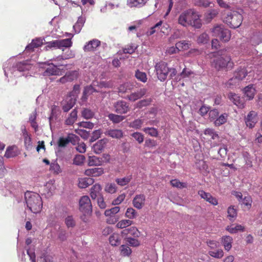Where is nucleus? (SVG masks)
<instances>
[{
    "label": "nucleus",
    "mask_w": 262,
    "mask_h": 262,
    "mask_svg": "<svg viewBox=\"0 0 262 262\" xmlns=\"http://www.w3.org/2000/svg\"><path fill=\"white\" fill-rule=\"evenodd\" d=\"M33 68L30 60L18 61L15 58H11L6 61L3 65L5 76L11 85L16 84V78L22 76L26 77L31 76V72Z\"/></svg>",
    "instance_id": "nucleus-1"
},
{
    "label": "nucleus",
    "mask_w": 262,
    "mask_h": 262,
    "mask_svg": "<svg viewBox=\"0 0 262 262\" xmlns=\"http://www.w3.org/2000/svg\"><path fill=\"white\" fill-rule=\"evenodd\" d=\"M211 67L217 71L227 68H232L233 63L231 57L227 53L226 50H221L213 54V58L211 61Z\"/></svg>",
    "instance_id": "nucleus-2"
},
{
    "label": "nucleus",
    "mask_w": 262,
    "mask_h": 262,
    "mask_svg": "<svg viewBox=\"0 0 262 262\" xmlns=\"http://www.w3.org/2000/svg\"><path fill=\"white\" fill-rule=\"evenodd\" d=\"M178 23L185 27L192 26L200 28L202 26L199 14L192 9L183 11L179 16Z\"/></svg>",
    "instance_id": "nucleus-3"
},
{
    "label": "nucleus",
    "mask_w": 262,
    "mask_h": 262,
    "mask_svg": "<svg viewBox=\"0 0 262 262\" xmlns=\"http://www.w3.org/2000/svg\"><path fill=\"white\" fill-rule=\"evenodd\" d=\"M25 202L27 208L33 213H39L42 208V201L37 193L27 191L25 193Z\"/></svg>",
    "instance_id": "nucleus-4"
},
{
    "label": "nucleus",
    "mask_w": 262,
    "mask_h": 262,
    "mask_svg": "<svg viewBox=\"0 0 262 262\" xmlns=\"http://www.w3.org/2000/svg\"><path fill=\"white\" fill-rule=\"evenodd\" d=\"M224 21L230 28H237L242 24L243 16L237 11L230 12L227 14Z\"/></svg>",
    "instance_id": "nucleus-5"
},
{
    "label": "nucleus",
    "mask_w": 262,
    "mask_h": 262,
    "mask_svg": "<svg viewBox=\"0 0 262 262\" xmlns=\"http://www.w3.org/2000/svg\"><path fill=\"white\" fill-rule=\"evenodd\" d=\"M155 70L158 79L161 81H165L169 71L167 63L164 61L159 62L155 66Z\"/></svg>",
    "instance_id": "nucleus-6"
},
{
    "label": "nucleus",
    "mask_w": 262,
    "mask_h": 262,
    "mask_svg": "<svg viewBox=\"0 0 262 262\" xmlns=\"http://www.w3.org/2000/svg\"><path fill=\"white\" fill-rule=\"evenodd\" d=\"M79 210L82 213L91 214L92 212V205L89 197L84 195L81 197L79 202Z\"/></svg>",
    "instance_id": "nucleus-7"
},
{
    "label": "nucleus",
    "mask_w": 262,
    "mask_h": 262,
    "mask_svg": "<svg viewBox=\"0 0 262 262\" xmlns=\"http://www.w3.org/2000/svg\"><path fill=\"white\" fill-rule=\"evenodd\" d=\"M79 140V137L73 134H70L67 137H60L58 141V145L59 147H66L70 142L75 145Z\"/></svg>",
    "instance_id": "nucleus-8"
},
{
    "label": "nucleus",
    "mask_w": 262,
    "mask_h": 262,
    "mask_svg": "<svg viewBox=\"0 0 262 262\" xmlns=\"http://www.w3.org/2000/svg\"><path fill=\"white\" fill-rule=\"evenodd\" d=\"M60 108L56 105H53L51 107V114L49 117V121L51 128L52 125L54 124L58 120L60 114Z\"/></svg>",
    "instance_id": "nucleus-9"
},
{
    "label": "nucleus",
    "mask_w": 262,
    "mask_h": 262,
    "mask_svg": "<svg viewBox=\"0 0 262 262\" xmlns=\"http://www.w3.org/2000/svg\"><path fill=\"white\" fill-rule=\"evenodd\" d=\"M101 41L97 39H93L86 43L83 47V50L85 52H94L97 50L100 46Z\"/></svg>",
    "instance_id": "nucleus-10"
},
{
    "label": "nucleus",
    "mask_w": 262,
    "mask_h": 262,
    "mask_svg": "<svg viewBox=\"0 0 262 262\" xmlns=\"http://www.w3.org/2000/svg\"><path fill=\"white\" fill-rule=\"evenodd\" d=\"M249 35L252 45L255 46L262 42V30L259 31H253Z\"/></svg>",
    "instance_id": "nucleus-11"
},
{
    "label": "nucleus",
    "mask_w": 262,
    "mask_h": 262,
    "mask_svg": "<svg viewBox=\"0 0 262 262\" xmlns=\"http://www.w3.org/2000/svg\"><path fill=\"white\" fill-rule=\"evenodd\" d=\"M257 114L255 111H252L249 112L245 118V122L248 127L250 128L254 127L257 122Z\"/></svg>",
    "instance_id": "nucleus-12"
},
{
    "label": "nucleus",
    "mask_w": 262,
    "mask_h": 262,
    "mask_svg": "<svg viewBox=\"0 0 262 262\" xmlns=\"http://www.w3.org/2000/svg\"><path fill=\"white\" fill-rule=\"evenodd\" d=\"M115 112L118 114H126L129 111V106L125 101H118L114 104Z\"/></svg>",
    "instance_id": "nucleus-13"
},
{
    "label": "nucleus",
    "mask_w": 262,
    "mask_h": 262,
    "mask_svg": "<svg viewBox=\"0 0 262 262\" xmlns=\"http://www.w3.org/2000/svg\"><path fill=\"white\" fill-rule=\"evenodd\" d=\"M146 93L147 89L145 88L140 89L137 91L132 93L130 95H128L126 99L130 101L134 102L144 96L146 94Z\"/></svg>",
    "instance_id": "nucleus-14"
},
{
    "label": "nucleus",
    "mask_w": 262,
    "mask_h": 262,
    "mask_svg": "<svg viewBox=\"0 0 262 262\" xmlns=\"http://www.w3.org/2000/svg\"><path fill=\"white\" fill-rule=\"evenodd\" d=\"M61 74V71L57 66L53 63H50L48 67L46 68L45 71L43 72V76H51V75H59Z\"/></svg>",
    "instance_id": "nucleus-15"
},
{
    "label": "nucleus",
    "mask_w": 262,
    "mask_h": 262,
    "mask_svg": "<svg viewBox=\"0 0 262 262\" xmlns=\"http://www.w3.org/2000/svg\"><path fill=\"white\" fill-rule=\"evenodd\" d=\"M198 194L202 199H203L210 204L214 206H216L218 204L217 199L212 196L210 193L202 190L198 191Z\"/></svg>",
    "instance_id": "nucleus-16"
},
{
    "label": "nucleus",
    "mask_w": 262,
    "mask_h": 262,
    "mask_svg": "<svg viewBox=\"0 0 262 262\" xmlns=\"http://www.w3.org/2000/svg\"><path fill=\"white\" fill-rule=\"evenodd\" d=\"M228 97L234 104L236 105L238 108H242L244 107V100L243 98H240L238 95L230 93Z\"/></svg>",
    "instance_id": "nucleus-17"
},
{
    "label": "nucleus",
    "mask_w": 262,
    "mask_h": 262,
    "mask_svg": "<svg viewBox=\"0 0 262 262\" xmlns=\"http://www.w3.org/2000/svg\"><path fill=\"white\" fill-rule=\"evenodd\" d=\"M99 91L96 90L92 85L86 86L84 87L82 96L81 100L83 103L86 102L89 96L92 95L94 92H98Z\"/></svg>",
    "instance_id": "nucleus-18"
},
{
    "label": "nucleus",
    "mask_w": 262,
    "mask_h": 262,
    "mask_svg": "<svg viewBox=\"0 0 262 262\" xmlns=\"http://www.w3.org/2000/svg\"><path fill=\"white\" fill-rule=\"evenodd\" d=\"M121 234L123 236L129 237L132 235L134 237H138L140 235V231L135 227H130L123 229L121 231Z\"/></svg>",
    "instance_id": "nucleus-19"
},
{
    "label": "nucleus",
    "mask_w": 262,
    "mask_h": 262,
    "mask_svg": "<svg viewBox=\"0 0 262 262\" xmlns=\"http://www.w3.org/2000/svg\"><path fill=\"white\" fill-rule=\"evenodd\" d=\"M145 201V196L144 194L136 195L133 200L134 206L138 209H141L144 205Z\"/></svg>",
    "instance_id": "nucleus-20"
},
{
    "label": "nucleus",
    "mask_w": 262,
    "mask_h": 262,
    "mask_svg": "<svg viewBox=\"0 0 262 262\" xmlns=\"http://www.w3.org/2000/svg\"><path fill=\"white\" fill-rule=\"evenodd\" d=\"M104 173L103 168L102 167L92 168L86 169L84 174L89 177H99Z\"/></svg>",
    "instance_id": "nucleus-21"
},
{
    "label": "nucleus",
    "mask_w": 262,
    "mask_h": 262,
    "mask_svg": "<svg viewBox=\"0 0 262 262\" xmlns=\"http://www.w3.org/2000/svg\"><path fill=\"white\" fill-rule=\"evenodd\" d=\"M86 20V18L83 16H80L76 23L73 25V29L75 34H78L80 32Z\"/></svg>",
    "instance_id": "nucleus-22"
},
{
    "label": "nucleus",
    "mask_w": 262,
    "mask_h": 262,
    "mask_svg": "<svg viewBox=\"0 0 262 262\" xmlns=\"http://www.w3.org/2000/svg\"><path fill=\"white\" fill-rule=\"evenodd\" d=\"M75 99L71 97H68L62 102V110L63 112H67L71 110L75 104Z\"/></svg>",
    "instance_id": "nucleus-23"
},
{
    "label": "nucleus",
    "mask_w": 262,
    "mask_h": 262,
    "mask_svg": "<svg viewBox=\"0 0 262 262\" xmlns=\"http://www.w3.org/2000/svg\"><path fill=\"white\" fill-rule=\"evenodd\" d=\"M102 188L100 184H96L91 189L90 195L92 199L95 200L100 196Z\"/></svg>",
    "instance_id": "nucleus-24"
},
{
    "label": "nucleus",
    "mask_w": 262,
    "mask_h": 262,
    "mask_svg": "<svg viewBox=\"0 0 262 262\" xmlns=\"http://www.w3.org/2000/svg\"><path fill=\"white\" fill-rule=\"evenodd\" d=\"M67 36L71 38L58 40V49H61L63 47L70 48L72 46V41H71V38L73 37L74 35L70 33L68 34Z\"/></svg>",
    "instance_id": "nucleus-25"
},
{
    "label": "nucleus",
    "mask_w": 262,
    "mask_h": 262,
    "mask_svg": "<svg viewBox=\"0 0 262 262\" xmlns=\"http://www.w3.org/2000/svg\"><path fill=\"white\" fill-rule=\"evenodd\" d=\"M104 134L106 136L113 138L120 139L123 137V132L120 129H108L105 132Z\"/></svg>",
    "instance_id": "nucleus-26"
},
{
    "label": "nucleus",
    "mask_w": 262,
    "mask_h": 262,
    "mask_svg": "<svg viewBox=\"0 0 262 262\" xmlns=\"http://www.w3.org/2000/svg\"><path fill=\"white\" fill-rule=\"evenodd\" d=\"M106 142L107 140L105 139L99 140L93 146L94 152L96 154H100L104 148Z\"/></svg>",
    "instance_id": "nucleus-27"
},
{
    "label": "nucleus",
    "mask_w": 262,
    "mask_h": 262,
    "mask_svg": "<svg viewBox=\"0 0 262 262\" xmlns=\"http://www.w3.org/2000/svg\"><path fill=\"white\" fill-rule=\"evenodd\" d=\"M148 0H127V5L130 8H141L144 6Z\"/></svg>",
    "instance_id": "nucleus-28"
},
{
    "label": "nucleus",
    "mask_w": 262,
    "mask_h": 262,
    "mask_svg": "<svg viewBox=\"0 0 262 262\" xmlns=\"http://www.w3.org/2000/svg\"><path fill=\"white\" fill-rule=\"evenodd\" d=\"M22 135L24 139V143L26 148H29L31 145V138L28 133L26 127H21Z\"/></svg>",
    "instance_id": "nucleus-29"
},
{
    "label": "nucleus",
    "mask_w": 262,
    "mask_h": 262,
    "mask_svg": "<svg viewBox=\"0 0 262 262\" xmlns=\"http://www.w3.org/2000/svg\"><path fill=\"white\" fill-rule=\"evenodd\" d=\"M94 180L91 178H82L79 179L78 186L81 188H85L92 185Z\"/></svg>",
    "instance_id": "nucleus-30"
},
{
    "label": "nucleus",
    "mask_w": 262,
    "mask_h": 262,
    "mask_svg": "<svg viewBox=\"0 0 262 262\" xmlns=\"http://www.w3.org/2000/svg\"><path fill=\"white\" fill-rule=\"evenodd\" d=\"M42 44V40L39 39L32 40L31 43L28 45L25 49V52L28 53L29 52L33 51L34 48H37Z\"/></svg>",
    "instance_id": "nucleus-31"
},
{
    "label": "nucleus",
    "mask_w": 262,
    "mask_h": 262,
    "mask_svg": "<svg viewBox=\"0 0 262 262\" xmlns=\"http://www.w3.org/2000/svg\"><path fill=\"white\" fill-rule=\"evenodd\" d=\"M233 239L230 236H224L222 237L221 242L224 247L225 250L228 251L232 247Z\"/></svg>",
    "instance_id": "nucleus-32"
},
{
    "label": "nucleus",
    "mask_w": 262,
    "mask_h": 262,
    "mask_svg": "<svg viewBox=\"0 0 262 262\" xmlns=\"http://www.w3.org/2000/svg\"><path fill=\"white\" fill-rule=\"evenodd\" d=\"M77 119V111L74 109L69 114L67 119L65 120L66 124L68 125H73Z\"/></svg>",
    "instance_id": "nucleus-33"
},
{
    "label": "nucleus",
    "mask_w": 262,
    "mask_h": 262,
    "mask_svg": "<svg viewBox=\"0 0 262 262\" xmlns=\"http://www.w3.org/2000/svg\"><path fill=\"white\" fill-rule=\"evenodd\" d=\"M255 93V89L252 85H249L245 88V95L247 97L248 100H251L254 98Z\"/></svg>",
    "instance_id": "nucleus-34"
},
{
    "label": "nucleus",
    "mask_w": 262,
    "mask_h": 262,
    "mask_svg": "<svg viewBox=\"0 0 262 262\" xmlns=\"http://www.w3.org/2000/svg\"><path fill=\"white\" fill-rule=\"evenodd\" d=\"M133 86L129 82H125L121 84L118 88V93L119 94H124L133 89Z\"/></svg>",
    "instance_id": "nucleus-35"
},
{
    "label": "nucleus",
    "mask_w": 262,
    "mask_h": 262,
    "mask_svg": "<svg viewBox=\"0 0 262 262\" xmlns=\"http://www.w3.org/2000/svg\"><path fill=\"white\" fill-rule=\"evenodd\" d=\"M64 223L68 228H73L76 224V220L72 215H69L65 217Z\"/></svg>",
    "instance_id": "nucleus-36"
},
{
    "label": "nucleus",
    "mask_w": 262,
    "mask_h": 262,
    "mask_svg": "<svg viewBox=\"0 0 262 262\" xmlns=\"http://www.w3.org/2000/svg\"><path fill=\"white\" fill-rule=\"evenodd\" d=\"M37 114L35 112L31 114L29 117V122L30 123L31 127L34 129L35 132L37 131L38 125L36 121Z\"/></svg>",
    "instance_id": "nucleus-37"
},
{
    "label": "nucleus",
    "mask_w": 262,
    "mask_h": 262,
    "mask_svg": "<svg viewBox=\"0 0 262 262\" xmlns=\"http://www.w3.org/2000/svg\"><path fill=\"white\" fill-rule=\"evenodd\" d=\"M239 80L235 75L233 77L230 79L228 82L225 83V86L229 89H233L238 85Z\"/></svg>",
    "instance_id": "nucleus-38"
},
{
    "label": "nucleus",
    "mask_w": 262,
    "mask_h": 262,
    "mask_svg": "<svg viewBox=\"0 0 262 262\" xmlns=\"http://www.w3.org/2000/svg\"><path fill=\"white\" fill-rule=\"evenodd\" d=\"M132 179V176L129 175L124 178H117L115 181L118 185L121 186H124L128 184Z\"/></svg>",
    "instance_id": "nucleus-39"
},
{
    "label": "nucleus",
    "mask_w": 262,
    "mask_h": 262,
    "mask_svg": "<svg viewBox=\"0 0 262 262\" xmlns=\"http://www.w3.org/2000/svg\"><path fill=\"white\" fill-rule=\"evenodd\" d=\"M101 160L96 156H93L89 157L88 165L90 166L101 165Z\"/></svg>",
    "instance_id": "nucleus-40"
},
{
    "label": "nucleus",
    "mask_w": 262,
    "mask_h": 262,
    "mask_svg": "<svg viewBox=\"0 0 262 262\" xmlns=\"http://www.w3.org/2000/svg\"><path fill=\"white\" fill-rule=\"evenodd\" d=\"M228 116V115L227 113H224L218 116L214 121L215 125L219 126L224 124L227 121Z\"/></svg>",
    "instance_id": "nucleus-41"
},
{
    "label": "nucleus",
    "mask_w": 262,
    "mask_h": 262,
    "mask_svg": "<svg viewBox=\"0 0 262 262\" xmlns=\"http://www.w3.org/2000/svg\"><path fill=\"white\" fill-rule=\"evenodd\" d=\"M219 37L220 39L223 41H228L231 37L230 31L228 29L223 28Z\"/></svg>",
    "instance_id": "nucleus-42"
},
{
    "label": "nucleus",
    "mask_w": 262,
    "mask_h": 262,
    "mask_svg": "<svg viewBox=\"0 0 262 262\" xmlns=\"http://www.w3.org/2000/svg\"><path fill=\"white\" fill-rule=\"evenodd\" d=\"M143 131L153 137H157L159 135L158 129L154 127H145L143 129Z\"/></svg>",
    "instance_id": "nucleus-43"
},
{
    "label": "nucleus",
    "mask_w": 262,
    "mask_h": 262,
    "mask_svg": "<svg viewBox=\"0 0 262 262\" xmlns=\"http://www.w3.org/2000/svg\"><path fill=\"white\" fill-rule=\"evenodd\" d=\"M133 223V222L130 220H122L117 224L116 227L120 229H125L130 226Z\"/></svg>",
    "instance_id": "nucleus-44"
},
{
    "label": "nucleus",
    "mask_w": 262,
    "mask_h": 262,
    "mask_svg": "<svg viewBox=\"0 0 262 262\" xmlns=\"http://www.w3.org/2000/svg\"><path fill=\"white\" fill-rule=\"evenodd\" d=\"M242 155L245 162L246 167L247 168H251L253 165L250 154L246 151H244L243 152Z\"/></svg>",
    "instance_id": "nucleus-45"
},
{
    "label": "nucleus",
    "mask_w": 262,
    "mask_h": 262,
    "mask_svg": "<svg viewBox=\"0 0 262 262\" xmlns=\"http://www.w3.org/2000/svg\"><path fill=\"white\" fill-rule=\"evenodd\" d=\"M108 117L109 119L113 123H118L123 121L125 117L123 116L116 115L114 114H110L108 115Z\"/></svg>",
    "instance_id": "nucleus-46"
},
{
    "label": "nucleus",
    "mask_w": 262,
    "mask_h": 262,
    "mask_svg": "<svg viewBox=\"0 0 262 262\" xmlns=\"http://www.w3.org/2000/svg\"><path fill=\"white\" fill-rule=\"evenodd\" d=\"M176 46L179 51L187 50L189 48L190 44L189 41L182 40L176 43Z\"/></svg>",
    "instance_id": "nucleus-47"
},
{
    "label": "nucleus",
    "mask_w": 262,
    "mask_h": 262,
    "mask_svg": "<svg viewBox=\"0 0 262 262\" xmlns=\"http://www.w3.org/2000/svg\"><path fill=\"white\" fill-rule=\"evenodd\" d=\"M14 146H9L6 149L4 157L7 158H13L17 156V152L14 151Z\"/></svg>",
    "instance_id": "nucleus-48"
},
{
    "label": "nucleus",
    "mask_w": 262,
    "mask_h": 262,
    "mask_svg": "<svg viewBox=\"0 0 262 262\" xmlns=\"http://www.w3.org/2000/svg\"><path fill=\"white\" fill-rule=\"evenodd\" d=\"M219 10L217 9H212L209 11L206 14L205 17L207 21H210L213 18L219 14Z\"/></svg>",
    "instance_id": "nucleus-49"
},
{
    "label": "nucleus",
    "mask_w": 262,
    "mask_h": 262,
    "mask_svg": "<svg viewBox=\"0 0 262 262\" xmlns=\"http://www.w3.org/2000/svg\"><path fill=\"white\" fill-rule=\"evenodd\" d=\"M110 244L112 246H117L120 243V238L117 233H113L109 238Z\"/></svg>",
    "instance_id": "nucleus-50"
},
{
    "label": "nucleus",
    "mask_w": 262,
    "mask_h": 262,
    "mask_svg": "<svg viewBox=\"0 0 262 262\" xmlns=\"http://www.w3.org/2000/svg\"><path fill=\"white\" fill-rule=\"evenodd\" d=\"M208 253L211 256L218 259L221 258L224 254V251L222 249L209 251Z\"/></svg>",
    "instance_id": "nucleus-51"
},
{
    "label": "nucleus",
    "mask_w": 262,
    "mask_h": 262,
    "mask_svg": "<svg viewBox=\"0 0 262 262\" xmlns=\"http://www.w3.org/2000/svg\"><path fill=\"white\" fill-rule=\"evenodd\" d=\"M81 116L85 119H90L93 117L94 113L92 110L85 108L81 112Z\"/></svg>",
    "instance_id": "nucleus-52"
},
{
    "label": "nucleus",
    "mask_w": 262,
    "mask_h": 262,
    "mask_svg": "<svg viewBox=\"0 0 262 262\" xmlns=\"http://www.w3.org/2000/svg\"><path fill=\"white\" fill-rule=\"evenodd\" d=\"M130 136L139 143L141 144L144 139V135L140 132H135L132 133Z\"/></svg>",
    "instance_id": "nucleus-53"
},
{
    "label": "nucleus",
    "mask_w": 262,
    "mask_h": 262,
    "mask_svg": "<svg viewBox=\"0 0 262 262\" xmlns=\"http://www.w3.org/2000/svg\"><path fill=\"white\" fill-rule=\"evenodd\" d=\"M117 187L115 183H107L105 187V191L109 193H114L117 191Z\"/></svg>",
    "instance_id": "nucleus-54"
},
{
    "label": "nucleus",
    "mask_w": 262,
    "mask_h": 262,
    "mask_svg": "<svg viewBox=\"0 0 262 262\" xmlns=\"http://www.w3.org/2000/svg\"><path fill=\"white\" fill-rule=\"evenodd\" d=\"M226 229L230 233H234L237 232L238 231H243L244 230V227L241 225H236L234 227L228 226Z\"/></svg>",
    "instance_id": "nucleus-55"
},
{
    "label": "nucleus",
    "mask_w": 262,
    "mask_h": 262,
    "mask_svg": "<svg viewBox=\"0 0 262 262\" xmlns=\"http://www.w3.org/2000/svg\"><path fill=\"white\" fill-rule=\"evenodd\" d=\"M125 215L126 217L129 219H134L136 217L137 212L133 208H128Z\"/></svg>",
    "instance_id": "nucleus-56"
},
{
    "label": "nucleus",
    "mask_w": 262,
    "mask_h": 262,
    "mask_svg": "<svg viewBox=\"0 0 262 262\" xmlns=\"http://www.w3.org/2000/svg\"><path fill=\"white\" fill-rule=\"evenodd\" d=\"M143 123V120L137 119L129 123V127L135 128H140Z\"/></svg>",
    "instance_id": "nucleus-57"
},
{
    "label": "nucleus",
    "mask_w": 262,
    "mask_h": 262,
    "mask_svg": "<svg viewBox=\"0 0 262 262\" xmlns=\"http://www.w3.org/2000/svg\"><path fill=\"white\" fill-rule=\"evenodd\" d=\"M194 4L195 6L206 8L210 6L211 2L209 0H194Z\"/></svg>",
    "instance_id": "nucleus-58"
},
{
    "label": "nucleus",
    "mask_w": 262,
    "mask_h": 262,
    "mask_svg": "<svg viewBox=\"0 0 262 262\" xmlns=\"http://www.w3.org/2000/svg\"><path fill=\"white\" fill-rule=\"evenodd\" d=\"M247 75V71L244 68H241L238 70V71L235 74V76L238 78L239 81L243 79Z\"/></svg>",
    "instance_id": "nucleus-59"
},
{
    "label": "nucleus",
    "mask_w": 262,
    "mask_h": 262,
    "mask_svg": "<svg viewBox=\"0 0 262 262\" xmlns=\"http://www.w3.org/2000/svg\"><path fill=\"white\" fill-rule=\"evenodd\" d=\"M204 134L211 137V139L215 140L219 138V135L215 130L212 128H207L204 130Z\"/></svg>",
    "instance_id": "nucleus-60"
},
{
    "label": "nucleus",
    "mask_w": 262,
    "mask_h": 262,
    "mask_svg": "<svg viewBox=\"0 0 262 262\" xmlns=\"http://www.w3.org/2000/svg\"><path fill=\"white\" fill-rule=\"evenodd\" d=\"M120 211V207L116 206L110 209H107L104 212V214L106 216H112L117 213Z\"/></svg>",
    "instance_id": "nucleus-61"
},
{
    "label": "nucleus",
    "mask_w": 262,
    "mask_h": 262,
    "mask_svg": "<svg viewBox=\"0 0 262 262\" xmlns=\"http://www.w3.org/2000/svg\"><path fill=\"white\" fill-rule=\"evenodd\" d=\"M170 184L173 187L178 188H184L187 187V184L186 183L181 182L177 179L172 180L170 181Z\"/></svg>",
    "instance_id": "nucleus-62"
},
{
    "label": "nucleus",
    "mask_w": 262,
    "mask_h": 262,
    "mask_svg": "<svg viewBox=\"0 0 262 262\" xmlns=\"http://www.w3.org/2000/svg\"><path fill=\"white\" fill-rule=\"evenodd\" d=\"M135 77L139 80L145 82L147 81V76L145 73L137 70L136 72Z\"/></svg>",
    "instance_id": "nucleus-63"
},
{
    "label": "nucleus",
    "mask_w": 262,
    "mask_h": 262,
    "mask_svg": "<svg viewBox=\"0 0 262 262\" xmlns=\"http://www.w3.org/2000/svg\"><path fill=\"white\" fill-rule=\"evenodd\" d=\"M223 27L222 25H216L211 30L212 35L214 36L219 37L220 36Z\"/></svg>",
    "instance_id": "nucleus-64"
}]
</instances>
